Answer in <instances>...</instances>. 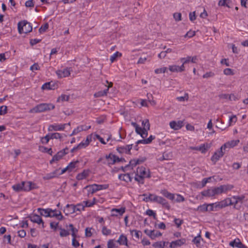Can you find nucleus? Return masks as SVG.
<instances>
[{"instance_id":"obj_57","label":"nucleus","mask_w":248,"mask_h":248,"mask_svg":"<svg viewBox=\"0 0 248 248\" xmlns=\"http://www.w3.org/2000/svg\"><path fill=\"white\" fill-rule=\"evenodd\" d=\"M167 70V68L166 67H163L160 68H157L155 70V73L158 74L160 73H164L166 72Z\"/></svg>"},{"instance_id":"obj_4","label":"nucleus","mask_w":248,"mask_h":248,"mask_svg":"<svg viewBox=\"0 0 248 248\" xmlns=\"http://www.w3.org/2000/svg\"><path fill=\"white\" fill-rule=\"evenodd\" d=\"M138 175L143 176L144 178H150V171L143 166L139 167L137 169V172Z\"/></svg>"},{"instance_id":"obj_50","label":"nucleus","mask_w":248,"mask_h":248,"mask_svg":"<svg viewBox=\"0 0 248 248\" xmlns=\"http://www.w3.org/2000/svg\"><path fill=\"white\" fill-rule=\"evenodd\" d=\"M237 121V117L236 115H233L232 116L230 117L229 121V124L228 126H230L232 123L235 124Z\"/></svg>"},{"instance_id":"obj_27","label":"nucleus","mask_w":248,"mask_h":248,"mask_svg":"<svg viewBox=\"0 0 248 248\" xmlns=\"http://www.w3.org/2000/svg\"><path fill=\"white\" fill-rule=\"evenodd\" d=\"M117 242H118L121 245H125L128 246L127 237L124 234H121L120 236L119 239L117 240Z\"/></svg>"},{"instance_id":"obj_38","label":"nucleus","mask_w":248,"mask_h":248,"mask_svg":"<svg viewBox=\"0 0 248 248\" xmlns=\"http://www.w3.org/2000/svg\"><path fill=\"white\" fill-rule=\"evenodd\" d=\"M108 185H97L95 184L94 187H95L96 191H99L102 189H106L108 187Z\"/></svg>"},{"instance_id":"obj_64","label":"nucleus","mask_w":248,"mask_h":248,"mask_svg":"<svg viewBox=\"0 0 248 248\" xmlns=\"http://www.w3.org/2000/svg\"><path fill=\"white\" fill-rule=\"evenodd\" d=\"M190 56H188L186 58H182L180 59L181 62L183 64H186L190 62Z\"/></svg>"},{"instance_id":"obj_53","label":"nucleus","mask_w":248,"mask_h":248,"mask_svg":"<svg viewBox=\"0 0 248 248\" xmlns=\"http://www.w3.org/2000/svg\"><path fill=\"white\" fill-rule=\"evenodd\" d=\"M7 113V107L6 106H2L0 107V115H5Z\"/></svg>"},{"instance_id":"obj_7","label":"nucleus","mask_w":248,"mask_h":248,"mask_svg":"<svg viewBox=\"0 0 248 248\" xmlns=\"http://www.w3.org/2000/svg\"><path fill=\"white\" fill-rule=\"evenodd\" d=\"M211 145L208 143L201 144L199 147H190V149L192 150L199 151L202 153H205L207 150L210 148Z\"/></svg>"},{"instance_id":"obj_35","label":"nucleus","mask_w":248,"mask_h":248,"mask_svg":"<svg viewBox=\"0 0 248 248\" xmlns=\"http://www.w3.org/2000/svg\"><path fill=\"white\" fill-rule=\"evenodd\" d=\"M108 93V89H106L103 91H99L94 93V96L95 97H99L106 95Z\"/></svg>"},{"instance_id":"obj_47","label":"nucleus","mask_w":248,"mask_h":248,"mask_svg":"<svg viewBox=\"0 0 248 248\" xmlns=\"http://www.w3.org/2000/svg\"><path fill=\"white\" fill-rule=\"evenodd\" d=\"M169 69L172 72H180L179 69V66L176 65H170Z\"/></svg>"},{"instance_id":"obj_52","label":"nucleus","mask_w":248,"mask_h":248,"mask_svg":"<svg viewBox=\"0 0 248 248\" xmlns=\"http://www.w3.org/2000/svg\"><path fill=\"white\" fill-rule=\"evenodd\" d=\"M76 208V212L77 211H80L81 210H84L85 206L83 203H78L76 205H75Z\"/></svg>"},{"instance_id":"obj_23","label":"nucleus","mask_w":248,"mask_h":248,"mask_svg":"<svg viewBox=\"0 0 248 248\" xmlns=\"http://www.w3.org/2000/svg\"><path fill=\"white\" fill-rule=\"evenodd\" d=\"M158 203L161 204L163 207L169 210L170 209V206L167 200L162 197H159L157 201Z\"/></svg>"},{"instance_id":"obj_36","label":"nucleus","mask_w":248,"mask_h":248,"mask_svg":"<svg viewBox=\"0 0 248 248\" xmlns=\"http://www.w3.org/2000/svg\"><path fill=\"white\" fill-rule=\"evenodd\" d=\"M169 242H157L155 243L153 246L155 247L159 248H165L166 245L169 244Z\"/></svg>"},{"instance_id":"obj_42","label":"nucleus","mask_w":248,"mask_h":248,"mask_svg":"<svg viewBox=\"0 0 248 248\" xmlns=\"http://www.w3.org/2000/svg\"><path fill=\"white\" fill-rule=\"evenodd\" d=\"M159 197L160 196H157V195H155L154 194H150L148 196V198L149 199L150 201L157 202V201L158 200Z\"/></svg>"},{"instance_id":"obj_39","label":"nucleus","mask_w":248,"mask_h":248,"mask_svg":"<svg viewBox=\"0 0 248 248\" xmlns=\"http://www.w3.org/2000/svg\"><path fill=\"white\" fill-rule=\"evenodd\" d=\"M78 163V161L72 162L69 164L66 167V169H68V170L71 171L72 170L76 168V165Z\"/></svg>"},{"instance_id":"obj_13","label":"nucleus","mask_w":248,"mask_h":248,"mask_svg":"<svg viewBox=\"0 0 248 248\" xmlns=\"http://www.w3.org/2000/svg\"><path fill=\"white\" fill-rule=\"evenodd\" d=\"M239 142V140H233L228 142L222 146V149H224V150L227 152L228 151V149L236 146L238 143Z\"/></svg>"},{"instance_id":"obj_11","label":"nucleus","mask_w":248,"mask_h":248,"mask_svg":"<svg viewBox=\"0 0 248 248\" xmlns=\"http://www.w3.org/2000/svg\"><path fill=\"white\" fill-rule=\"evenodd\" d=\"M186 240L185 238L178 239L175 241H172L170 244V248H176L179 247L184 245L186 243Z\"/></svg>"},{"instance_id":"obj_15","label":"nucleus","mask_w":248,"mask_h":248,"mask_svg":"<svg viewBox=\"0 0 248 248\" xmlns=\"http://www.w3.org/2000/svg\"><path fill=\"white\" fill-rule=\"evenodd\" d=\"M56 74L59 78H62L69 76L70 75V68H65L56 71Z\"/></svg>"},{"instance_id":"obj_22","label":"nucleus","mask_w":248,"mask_h":248,"mask_svg":"<svg viewBox=\"0 0 248 248\" xmlns=\"http://www.w3.org/2000/svg\"><path fill=\"white\" fill-rule=\"evenodd\" d=\"M114 155L110 154L106 155V161H103V164H108V165H113L115 163V160L114 159Z\"/></svg>"},{"instance_id":"obj_17","label":"nucleus","mask_w":248,"mask_h":248,"mask_svg":"<svg viewBox=\"0 0 248 248\" xmlns=\"http://www.w3.org/2000/svg\"><path fill=\"white\" fill-rule=\"evenodd\" d=\"M217 190L216 187L212 189H209L206 190H204L201 192V194L203 196L205 197H212L215 196V195H217V193H216Z\"/></svg>"},{"instance_id":"obj_34","label":"nucleus","mask_w":248,"mask_h":248,"mask_svg":"<svg viewBox=\"0 0 248 248\" xmlns=\"http://www.w3.org/2000/svg\"><path fill=\"white\" fill-rule=\"evenodd\" d=\"M23 184H22V182L21 183L16 184L12 186V188L16 192L23 191Z\"/></svg>"},{"instance_id":"obj_44","label":"nucleus","mask_w":248,"mask_h":248,"mask_svg":"<svg viewBox=\"0 0 248 248\" xmlns=\"http://www.w3.org/2000/svg\"><path fill=\"white\" fill-rule=\"evenodd\" d=\"M198 210H199L200 211L203 212L208 211V204H204L203 205L199 206L198 207Z\"/></svg>"},{"instance_id":"obj_49","label":"nucleus","mask_w":248,"mask_h":248,"mask_svg":"<svg viewBox=\"0 0 248 248\" xmlns=\"http://www.w3.org/2000/svg\"><path fill=\"white\" fill-rule=\"evenodd\" d=\"M122 56V54L117 51L115 53H114L110 58V60L111 62H113L117 57H121Z\"/></svg>"},{"instance_id":"obj_24","label":"nucleus","mask_w":248,"mask_h":248,"mask_svg":"<svg viewBox=\"0 0 248 248\" xmlns=\"http://www.w3.org/2000/svg\"><path fill=\"white\" fill-rule=\"evenodd\" d=\"M38 211L39 212L41 215L45 216L46 217H49L50 213H52L54 212V210H52L51 209H42V208H38Z\"/></svg>"},{"instance_id":"obj_62","label":"nucleus","mask_w":248,"mask_h":248,"mask_svg":"<svg viewBox=\"0 0 248 248\" xmlns=\"http://www.w3.org/2000/svg\"><path fill=\"white\" fill-rule=\"evenodd\" d=\"M48 24L47 23H46L43 26H42L40 28V29L39 30V32L41 33L42 32H45L48 29Z\"/></svg>"},{"instance_id":"obj_3","label":"nucleus","mask_w":248,"mask_h":248,"mask_svg":"<svg viewBox=\"0 0 248 248\" xmlns=\"http://www.w3.org/2000/svg\"><path fill=\"white\" fill-rule=\"evenodd\" d=\"M32 29L31 23L27 21L24 20L18 23V30L20 34L29 33L32 31Z\"/></svg>"},{"instance_id":"obj_19","label":"nucleus","mask_w":248,"mask_h":248,"mask_svg":"<svg viewBox=\"0 0 248 248\" xmlns=\"http://www.w3.org/2000/svg\"><path fill=\"white\" fill-rule=\"evenodd\" d=\"M65 215L68 216L76 212V208L74 204H67L63 210Z\"/></svg>"},{"instance_id":"obj_10","label":"nucleus","mask_w":248,"mask_h":248,"mask_svg":"<svg viewBox=\"0 0 248 248\" xmlns=\"http://www.w3.org/2000/svg\"><path fill=\"white\" fill-rule=\"evenodd\" d=\"M132 144L127 145L125 146H120L117 148V151L120 154H130V151L132 148Z\"/></svg>"},{"instance_id":"obj_31","label":"nucleus","mask_w":248,"mask_h":248,"mask_svg":"<svg viewBox=\"0 0 248 248\" xmlns=\"http://www.w3.org/2000/svg\"><path fill=\"white\" fill-rule=\"evenodd\" d=\"M155 139V137L151 135L148 138L146 139H143L139 140L137 142V144L142 143L144 144H147L150 143L152 140Z\"/></svg>"},{"instance_id":"obj_2","label":"nucleus","mask_w":248,"mask_h":248,"mask_svg":"<svg viewBox=\"0 0 248 248\" xmlns=\"http://www.w3.org/2000/svg\"><path fill=\"white\" fill-rule=\"evenodd\" d=\"M160 193L164 197L171 201L175 200V201L178 202H184L185 201L184 197L180 194H176V198L175 199V195L169 192L166 189L161 190Z\"/></svg>"},{"instance_id":"obj_32","label":"nucleus","mask_w":248,"mask_h":248,"mask_svg":"<svg viewBox=\"0 0 248 248\" xmlns=\"http://www.w3.org/2000/svg\"><path fill=\"white\" fill-rule=\"evenodd\" d=\"M91 141V138H90L89 136H88L86 138V139L84 141H82L79 144H78V147L82 148H84L86 147L90 143V141Z\"/></svg>"},{"instance_id":"obj_37","label":"nucleus","mask_w":248,"mask_h":248,"mask_svg":"<svg viewBox=\"0 0 248 248\" xmlns=\"http://www.w3.org/2000/svg\"><path fill=\"white\" fill-rule=\"evenodd\" d=\"M131 124L135 128L136 133L140 135L143 130V128L140 127L139 125L135 122H132Z\"/></svg>"},{"instance_id":"obj_14","label":"nucleus","mask_w":248,"mask_h":248,"mask_svg":"<svg viewBox=\"0 0 248 248\" xmlns=\"http://www.w3.org/2000/svg\"><path fill=\"white\" fill-rule=\"evenodd\" d=\"M125 207H121L120 209L113 208L111 210V216L112 217H118L122 216L125 212Z\"/></svg>"},{"instance_id":"obj_63","label":"nucleus","mask_w":248,"mask_h":248,"mask_svg":"<svg viewBox=\"0 0 248 248\" xmlns=\"http://www.w3.org/2000/svg\"><path fill=\"white\" fill-rule=\"evenodd\" d=\"M146 213L149 216H153L155 219L156 218V214L152 210L148 209Z\"/></svg>"},{"instance_id":"obj_29","label":"nucleus","mask_w":248,"mask_h":248,"mask_svg":"<svg viewBox=\"0 0 248 248\" xmlns=\"http://www.w3.org/2000/svg\"><path fill=\"white\" fill-rule=\"evenodd\" d=\"M42 89L43 90H54L55 85L53 82H46L42 85Z\"/></svg>"},{"instance_id":"obj_46","label":"nucleus","mask_w":248,"mask_h":248,"mask_svg":"<svg viewBox=\"0 0 248 248\" xmlns=\"http://www.w3.org/2000/svg\"><path fill=\"white\" fill-rule=\"evenodd\" d=\"M142 125L143 126V129H150V123L148 119H145L142 121Z\"/></svg>"},{"instance_id":"obj_1","label":"nucleus","mask_w":248,"mask_h":248,"mask_svg":"<svg viewBox=\"0 0 248 248\" xmlns=\"http://www.w3.org/2000/svg\"><path fill=\"white\" fill-rule=\"evenodd\" d=\"M55 105L51 103H41L31 109L30 113H40L53 109Z\"/></svg>"},{"instance_id":"obj_5","label":"nucleus","mask_w":248,"mask_h":248,"mask_svg":"<svg viewBox=\"0 0 248 248\" xmlns=\"http://www.w3.org/2000/svg\"><path fill=\"white\" fill-rule=\"evenodd\" d=\"M226 152L224 150V149H222L221 146L218 150L214 153L211 159L212 161L216 163L217 161L223 156Z\"/></svg>"},{"instance_id":"obj_51","label":"nucleus","mask_w":248,"mask_h":248,"mask_svg":"<svg viewBox=\"0 0 248 248\" xmlns=\"http://www.w3.org/2000/svg\"><path fill=\"white\" fill-rule=\"evenodd\" d=\"M173 18L177 22L182 20V15L180 13H175L173 15Z\"/></svg>"},{"instance_id":"obj_25","label":"nucleus","mask_w":248,"mask_h":248,"mask_svg":"<svg viewBox=\"0 0 248 248\" xmlns=\"http://www.w3.org/2000/svg\"><path fill=\"white\" fill-rule=\"evenodd\" d=\"M137 165H138V164L136 159H134L131 160L128 165H126L124 168H123V170L124 171L130 169H133V167H135Z\"/></svg>"},{"instance_id":"obj_60","label":"nucleus","mask_w":248,"mask_h":248,"mask_svg":"<svg viewBox=\"0 0 248 248\" xmlns=\"http://www.w3.org/2000/svg\"><path fill=\"white\" fill-rule=\"evenodd\" d=\"M108 248H114L116 247L114 240L111 239L108 242Z\"/></svg>"},{"instance_id":"obj_20","label":"nucleus","mask_w":248,"mask_h":248,"mask_svg":"<svg viewBox=\"0 0 248 248\" xmlns=\"http://www.w3.org/2000/svg\"><path fill=\"white\" fill-rule=\"evenodd\" d=\"M230 245L232 247H236L238 248H247L245 245L242 244L238 238L234 239L233 241H231L230 243Z\"/></svg>"},{"instance_id":"obj_30","label":"nucleus","mask_w":248,"mask_h":248,"mask_svg":"<svg viewBox=\"0 0 248 248\" xmlns=\"http://www.w3.org/2000/svg\"><path fill=\"white\" fill-rule=\"evenodd\" d=\"M94 186L95 184L88 185L84 188V189H87L88 191V196H89L90 194H93L97 191L95 187H94Z\"/></svg>"},{"instance_id":"obj_61","label":"nucleus","mask_w":248,"mask_h":248,"mask_svg":"<svg viewBox=\"0 0 248 248\" xmlns=\"http://www.w3.org/2000/svg\"><path fill=\"white\" fill-rule=\"evenodd\" d=\"M201 237L200 235L195 237L192 240L193 242L198 246L200 244Z\"/></svg>"},{"instance_id":"obj_59","label":"nucleus","mask_w":248,"mask_h":248,"mask_svg":"<svg viewBox=\"0 0 248 248\" xmlns=\"http://www.w3.org/2000/svg\"><path fill=\"white\" fill-rule=\"evenodd\" d=\"M224 74L226 75H233L234 73L233 71L231 68H226L223 71Z\"/></svg>"},{"instance_id":"obj_18","label":"nucleus","mask_w":248,"mask_h":248,"mask_svg":"<svg viewBox=\"0 0 248 248\" xmlns=\"http://www.w3.org/2000/svg\"><path fill=\"white\" fill-rule=\"evenodd\" d=\"M67 154V152H65L64 150H62L58 152L57 154L55 155L53 157L52 159L50 161V163L52 164L53 162L59 160L62 157V156H63Z\"/></svg>"},{"instance_id":"obj_12","label":"nucleus","mask_w":248,"mask_h":248,"mask_svg":"<svg viewBox=\"0 0 248 248\" xmlns=\"http://www.w3.org/2000/svg\"><path fill=\"white\" fill-rule=\"evenodd\" d=\"M144 232L152 239H155L156 237L162 235V233L160 232L155 231V230L149 231L148 230H145Z\"/></svg>"},{"instance_id":"obj_48","label":"nucleus","mask_w":248,"mask_h":248,"mask_svg":"<svg viewBox=\"0 0 248 248\" xmlns=\"http://www.w3.org/2000/svg\"><path fill=\"white\" fill-rule=\"evenodd\" d=\"M69 99V96L65 94H62L60 96L58 97L57 99V101L59 102L64 101H68Z\"/></svg>"},{"instance_id":"obj_33","label":"nucleus","mask_w":248,"mask_h":248,"mask_svg":"<svg viewBox=\"0 0 248 248\" xmlns=\"http://www.w3.org/2000/svg\"><path fill=\"white\" fill-rule=\"evenodd\" d=\"M89 170H84L81 173H79L77 176V179L81 180L86 178L89 175Z\"/></svg>"},{"instance_id":"obj_8","label":"nucleus","mask_w":248,"mask_h":248,"mask_svg":"<svg viewBox=\"0 0 248 248\" xmlns=\"http://www.w3.org/2000/svg\"><path fill=\"white\" fill-rule=\"evenodd\" d=\"M22 184H23V191H29L31 190L35 189L37 187L36 185L34 183H32L30 181H28V182L23 181V182H22Z\"/></svg>"},{"instance_id":"obj_9","label":"nucleus","mask_w":248,"mask_h":248,"mask_svg":"<svg viewBox=\"0 0 248 248\" xmlns=\"http://www.w3.org/2000/svg\"><path fill=\"white\" fill-rule=\"evenodd\" d=\"M170 126L171 129L177 130L181 129L184 126V123L182 121H172L170 123Z\"/></svg>"},{"instance_id":"obj_6","label":"nucleus","mask_w":248,"mask_h":248,"mask_svg":"<svg viewBox=\"0 0 248 248\" xmlns=\"http://www.w3.org/2000/svg\"><path fill=\"white\" fill-rule=\"evenodd\" d=\"M233 188V186L231 185H221L218 187H216L217 194L222 193H226L228 191L231 190Z\"/></svg>"},{"instance_id":"obj_43","label":"nucleus","mask_w":248,"mask_h":248,"mask_svg":"<svg viewBox=\"0 0 248 248\" xmlns=\"http://www.w3.org/2000/svg\"><path fill=\"white\" fill-rule=\"evenodd\" d=\"M58 171L59 170H56L55 171H54L53 172L47 174V175L46 177V179H51V178H54V177L57 176L58 175Z\"/></svg>"},{"instance_id":"obj_58","label":"nucleus","mask_w":248,"mask_h":248,"mask_svg":"<svg viewBox=\"0 0 248 248\" xmlns=\"http://www.w3.org/2000/svg\"><path fill=\"white\" fill-rule=\"evenodd\" d=\"M50 138L51 139H61L62 138V136L59 133H55L50 134Z\"/></svg>"},{"instance_id":"obj_45","label":"nucleus","mask_w":248,"mask_h":248,"mask_svg":"<svg viewBox=\"0 0 248 248\" xmlns=\"http://www.w3.org/2000/svg\"><path fill=\"white\" fill-rule=\"evenodd\" d=\"M188 98H189L188 94L187 93H185L184 96L177 97L176 98V99L178 101L183 102V101H185V100L187 101L188 100Z\"/></svg>"},{"instance_id":"obj_26","label":"nucleus","mask_w":248,"mask_h":248,"mask_svg":"<svg viewBox=\"0 0 248 248\" xmlns=\"http://www.w3.org/2000/svg\"><path fill=\"white\" fill-rule=\"evenodd\" d=\"M118 178L120 180L127 183L131 182L132 179L129 173L120 174Z\"/></svg>"},{"instance_id":"obj_54","label":"nucleus","mask_w":248,"mask_h":248,"mask_svg":"<svg viewBox=\"0 0 248 248\" xmlns=\"http://www.w3.org/2000/svg\"><path fill=\"white\" fill-rule=\"evenodd\" d=\"M50 139H51L50 138V134L46 135V136L42 138V143L43 144H46L48 143Z\"/></svg>"},{"instance_id":"obj_16","label":"nucleus","mask_w":248,"mask_h":248,"mask_svg":"<svg viewBox=\"0 0 248 248\" xmlns=\"http://www.w3.org/2000/svg\"><path fill=\"white\" fill-rule=\"evenodd\" d=\"M66 124H54L50 125L48 127V131H52L53 130L54 131H61L63 130L65 128V126Z\"/></svg>"},{"instance_id":"obj_56","label":"nucleus","mask_w":248,"mask_h":248,"mask_svg":"<svg viewBox=\"0 0 248 248\" xmlns=\"http://www.w3.org/2000/svg\"><path fill=\"white\" fill-rule=\"evenodd\" d=\"M69 234H70V233L68 231H67L65 229H61L60 235L61 237L67 236L69 235Z\"/></svg>"},{"instance_id":"obj_41","label":"nucleus","mask_w":248,"mask_h":248,"mask_svg":"<svg viewBox=\"0 0 248 248\" xmlns=\"http://www.w3.org/2000/svg\"><path fill=\"white\" fill-rule=\"evenodd\" d=\"M102 233L103 235L107 236L111 234V230L110 229H108L106 226H103L102 229Z\"/></svg>"},{"instance_id":"obj_21","label":"nucleus","mask_w":248,"mask_h":248,"mask_svg":"<svg viewBox=\"0 0 248 248\" xmlns=\"http://www.w3.org/2000/svg\"><path fill=\"white\" fill-rule=\"evenodd\" d=\"M30 219L34 223H36L39 224L42 223V227H44V222L42 218L39 215L36 214L32 215L30 217Z\"/></svg>"},{"instance_id":"obj_40","label":"nucleus","mask_w":248,"mask_h":248,"mask_svg":"<svg viewBox=\"0 0 248 248\" xmlns=\"http://www.w3.org/2000/svg\"><path fill=\"white\" fill-rule=\"evenodd\" d=\"M144 177L140 175H138L137 173L135 177V180L137 181L140 184H143L144 183Z\"/></svg>"},{"instance_id":"obj_28","label":"nucleus","mask_w":248,"mask_h":248,"mask_svg":"<svg viewBox=\"0 0 248 248\" xmlns=\"http://www.w3.org/2000/svg\"><path fill=\"white\" fill-rule=\"evenodd\" d=\"M91 128V126H86L85 128L83 127V125L78 126L76 128H75L73 131L72 134L70 135V136H72L74 135L77 134L80 131L83 130H86Z\"/></svg>"},{"instance_id":"obj_55","label":"nucleus","mask_w":248,"mask_h":248,"mask_svg":"<svg viewBox=\"0 0 248 248\" xmlns=\"http://www.w3.org/2000/svg\"><path fill=\"white\" fill-rule=\"evenodd\" d=\"M69 226L72 231V235L73 237H76V233L78 232V230L74 228L72 224H69Z\"/></svg>"}]
</instances>
